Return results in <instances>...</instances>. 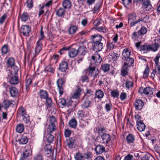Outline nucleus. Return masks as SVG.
Segmentation results:
<instances>
[{
  "instance_id": "nucleus-1",
  "label": "nucleus",
  "mask_w": 160,
  "mask_h": 160,
  "mask_svg": "<svg viewBox=\"0 0 160 160\" xmlns=\"http://www.w3.org/2000/svg\"><path fill=\"white\" fill-rule=\"evenodd\" d=\"M92 49L96 52H99L103 47V43H105L104 38L101 35L95 34L91 36Z\"/></svg>"
},
{
  "instance_id": "nucleus-2",
  "label": "nucleus",
  "mask_w": 160,
  "mask_h": 160,
  "mask_svg": "<svg viewBox=\"0 0 160 160\" xmlns=\"http://www.w3.org/2000/svg\"><path fill=\"white\" fill-rule=\"evenodd\" d=\"M65 81V79L63 78H59L57 81V84L60 96L62 95L64 92V87Z\"/></svg>"
},
{
  "instance_id": "nucleus-3",
  "label": "nucleus",
  "mask_w": 160,
  "mask_h": 160,
  "mask_svg": "<svg viewBox=\"0 0 160 160\" xmlns=\"http://www.w3.org/2000/svg\"><path fill=\"white\" fill-rule=\"evenodd\" d=\"M7 78L9 79L8 81L11 84L16 85L19 82L18 78L16 75L13 76L12 75L9 74Z\"/></svg>"
},
{
  "instance_id": "nucleus-4",
  "label": "nucleus",
  "mask_w": 160,
  "mask_h": 160,
  "mask_svg": "<svg viewBox=\"0 0 160 160\" xmlns=\"http://www.w3.org/2000/svg\"><path fill=\"white\" fill-rule=\"evenodd\" d=\"M154 43L151 46V50L156 52L160 47V39L158 38L154 39Z\"/></svg>"
},
{
  "instance_id": "nucleus-5",
  "label": "nucleus",
  "mask_w": 160,
  "mask_h": 160,
  "mask_svg": "<svg viewBox=\"0 0 160 160\" xmlns=\"http://www.w3.org/2000/svg\"><path fill=\"white\" fill-rule=\"evenodd\" d=\"M20 31L24 36H27L31 31V28L27 25H22Z\"/></svg>"
},
{
  "instance_id": "nucleus-6",
  "label": "nucleus",
  "mask_w": 160,
  "mask_h": 160,
  "mask_svg": "<svg viewBox=\"0 0 160 160\" xmlns=\"http://www.w3.org/2000/svg\"><path fill=\"white\" fill-rule=\"evenodd\" d=\"M101 138L103 143L108 144L111 140V136L109 134L104 133L101 136Z\"/></svg>"
},
{
  "instance_id": "nucleus-7",
  "label": "nucleus",
  "mask_w": 160,
  "mask_h": 160,
  "mask_svg": "<svg viewBox=\"0 0 160 160\" xmlns=\"http://www.w3.org/2000/svg\"><path fill=\"white\" fill-rule=\"evenodd\" d=\"M78 54L80 55L84 56L88 52L87 48L85 46H80L77 49Z\"/></svg>"
},
{
  "instance_id": "nucleus-8",
  "label": "nucleus",
  "mask_w": 160,
  "mask_h": 160,
  "mask_svg": "<svg viewBox=\"0 0 160 160\" xmlns=\"http://www.w3.org/2000/svg\"><path fill=\"white\" fill-rule=\"evenodd\" d=\"M144 105V103L142 100L137 99L135 101L134 106L135 109L138 110H141Z\"/></svg>"
},
{
  "instance_id": "nucleus-9",
  "label": "nucleus",
  "mask_w": 160,
  "mask_h": 160,
  "mask_svg": "<svg viewBox=\"0 0 160 160\" xmlns=\"http://www.w3.org/2000/svg\"><path fill=\"white\" fill-rule=\"evenodd\" d=\"M76 141L75 137L69 138L66 140V142L69 148H72Z\"/></svg>"
},
{
  "instance_id": "nucleus-10",
  "label": "nucleus",
  "mask_w": 160,
  "mask_h": 160,
  "mask_svg": "<svg viewBox=\"0 0 160 160\" xmlns=\"http://www.w3.org/2000/svg\"><path fill=\"white\" fill-rule=\"evenodd\" d=\"M95 151L97 154H100L105 152V147L102 145L98 144L97 145L95 148Z\"/></svg>"
},
{
  "instance_id": "nucleus-11",
  "label": "nucleus",
  "mask_w": 160,
  "mask_h": 160,
  "mask_svg": "<svg viewBox=\"0 0 160 160\" xmlns=\"http://www.w3.org/2000/svg\"><path fill=\"white\" fill-rule=\"evenodd\" d=\"M68 68V63L65 61L62 62L59 64V69L62 72H65Z\"/></svg>"
},
{
  "instance_id": "nucleus-12",
  "label": "nucleus",
  "mask_w": 160,
  "mask_h": 160,
  "mask_svg": "<svg viewBox=\"0 0 160 160\" xmlns=\"http://www.w3.org/2000/svg\"><path fill=\"white\" fill-rule=\"evenodd\" d=\"M92 59L94 61L96 65L99 64L102 61V58L100 55L98 54H97L96 56H92Z\"/></svg>"
},
{
  "instance_id": "nucleus-13",
  "label": "nucleus",
  "mask_w": 160,
  "mask_h": 160,
  "mask_svg": "<svg viewBox=\"0 0 160 160\" xmlns=\"http://www.w3.org/2000/svg\"><path fill=\"white\" fill-rule=\"evenodd\" d=\"M129 64V63L127 62H125L124 63V65L122 67V69L121 70V74L122 76H125L128 74V66Z\"/></svg>"
},
{
  "instance_id": "nucleus-14",
  "label": "nucleus",
  "mask_w": 160,
  "mask_h": 160,
  "mask_svg": "<svg viewBox=\"0 0 160 160\" xmlns=\"http://www.w3.org/2000/svg\"><path fill=\"white\" fill-rule=\"evenodd\" d=\"M160 58V54H158L155 58L154 59V61L156 64V69H157L158 71L160 72V64L159 63V59Z\"/></svg>"
},
{
  "instance_id": "nucleus-15",
  "label": "nucleus",
  "mask_w": 160,
  "mask_h": 160,
  "mask_svg": "<svg viewBox=\"0 0 160 160\" xmlns=\"http://www.w3.org/2000/svg\"><path fill=\"white\" fill-rule=\"evenodd\" d=\"M62 5L64 9H69L72 5L71 2L70 0H64L62 2Z\"/></svg>"
},
{
  "instance_id": "nucleus-16",
  "label": "nucleus",
  "mask_w": 160,
  "mask_h": 160,
  "mask_svg": "<svg viewBox=\"0 0 160 160\" xmlns=\"http://www.w3.org/2000/svg\"><path fill=\"white\" fill-rule=\"evenodd\" d=\"M137 128L140 132L143 131L145 128V125L142 121L137 122Z\"/></svg>"
},
{
  "instance_id": "nucleus-17",
  "label": "nucleus",
  "mask_w": 160,
  "mask_h": 160,
  "mask_svg": "<svg viewBox=\"0 0 160 160\" xmlns=\"http://www.w3.org/2000/svg\"><path fill=\"white\" fill-rule=\"evenodd\" d=\"M81 89L78 88L76 89L72 95V98L74 99L79 98L81 95Z\"/></svg>"
},
{
  "instance_id": "nucleus-18",
  "label": "nucleus",
  "mask_w": 160,
  "mask_h": 160,
  "mask_svg": "<svg viewBox=\"0 0 160 160\" xmlns=\"http://www.w3.org/2000/svg\"><path fill=\"white\" fill-rule=\"evenodd\" d=\"M55 124H49L47 128L48 132L52 133L56 130Z\"/></svg>"
},
{
  "instance_id": "nucleus-19",
  "label": "nucleus",
  "mask_w": 160,
  "mask_h": 160,
  "mask_svg": "<svg viewBox=\"0 0 160 160\" xmlns=\"http://www.w3.org/2000/svg\"><path fill=\"white\" fill-rule=\"evenodd\" d=\"M15 64V60L11 57L8 58L7 61V66L8 68L11 67Z\"/></svg>"
},
{
  "instance_id": "nucleus-20",
  "label": "nucleus",
  "mask_w": 160,
  "mask_h": 160,
  "mask_svg": "<svg viewBox=\"0 0 160 160\" xmlns=\"http://www.w3.org/2000/svg\"><path fill=\"white\" fill-rule=\"evenodd\" d=\"M68 55L70 58H74L78 54L77 50L74 48H71L69 51Z\"/></svg>"
},
{
  "instance_id": "nucleus-21",
  "label": "nucleus",
  "mask_w": 160,
  "mask_h": 160,
  "mask_svg": "<svg viewBox=\"0 0 160 160\" xmlns=\"http://www.w3.org/2000/svg\"><path fill=\"white\" fill-rule=\"evenodd\" d=\"M10 93L12 97H16L18 94V91L15 87L10 88Z\"/></svg>"
},
{
  "instance_id": "nucleus-22",
  "label": "nucleus",
  "mask_w": 160,
  "mask_h": 160,
  "mask_svg": "<svg viewBox=\"0 0 160 160\" xmlns=\"http://www.w3.org/2000/svg\"><path fill=\"white\" fill-rule=\"evenodd\" d=\"M39 40L36 43L37 45L35 48V52L36 55H37L40 52L42 49V44Z\"/></svg>"
},
{
  "instance_id": "nucleus-23",
  "label": "nucleus",
  "mask_w": 160,
  "mask_h": 160,
  "mask_svg": "<svg viewBox=\"0 0 160 160\" xmlns=\"http://www.w3.org/2000/svg\"><path fill=\"white\" fill-rule=\"evenodd\" d=\"M1 50L2 54L5 55L9 52L10 49L7 45L4 44L2 47Z\"/></svg>"
},
{
  "instance_id": "nucleus-24",
  "label": "nucleus",
  "mask_w": 160,
  "mask_h": 160,
  "mask_svg": "<svg viewBox=\"0 0 160 160\" xmlns=\"http://www.w3.org/2000/svg\"><path fill=\"white\" fill-rule=\"evenodd\" d=\"M65 13V10L64 8H60L56 11V15L58 17H64Z\"/></svg>"
},
{
  "instance_id": "nucleus-25",
  "label": "nucleus",
  "mask_w": 160,
  "mask_h": 160,
  "mask_svg": "<svg viewBox=\"0 0 160 160\" xmlns=\"http://www.w3.org/2000/svg\"><path fill=\"white\" fill-rule=\"evenodd\" d=\"M134 140V136L132 134H129L127 136L126 141L128 144L133 143Z\"/></svg>"
},
{
  "instance_id": "nucleus-26",
  "label": "nucleus",
  "mask_w": 160,
  "mask_h": 160,
  "mask_svg": "<svg viewBox=\"0 0 160 160\" xmlns=\"http://www.w3.org/2000/svg\"><path fill=\"white\" fill-rule=\"evenodd\" d=\"M130 52H129L128 49H124L122 53V55L123 56L122 59L126 60L127 58L130 57Z\"/></svg>"
},
{
  "instance_id": "nucleus-27",
  "label": "nucleus",
  "mask_w": 160,
  "mask_h": 160,
  "mask_svg": "<svg viewBox=\"0 0 160 160\" xmlns=\"http://www.w3.org/2000/svg\"><path fill=\"white\" fill-rule=\"evenodd\" d=\"M90 103V101L88 99H84L81 105L82 107L84 108H87L89 106Z\"/></svg>"
},
{
  "instance_id": "nucleus-28",
  "label": "nucleus",
  "mask_w": 160,
  "mask_h": 160,
  "mask_svg": "<svg viewBox=\"0 0 160 160\" xmlns=\"http://www.w3.org/2000/svg\"><path fill=\"white\" fill-rule=\"evenodd\" d=\"M77 124V121L75 118H72L69 122V126L72 128H75Z\"/></svg>"
},
{
  "instance_id": "nucleus-29",
  "label": "nucleus",
  "mask_w": 160,
  "mask_h": 160,
  "mask_svg": "<svg viewBox=\"0 0 160 160\" xmlns=\"http://www.w3.org/2000/svg\"><path fill=\"white\" fill-rule=\"evenodd\" d=\"M46 138L48 143H51L54 140V137L51 134V133L48 132Z\"/></svg>"
},
{
  "instance_id": "nucleus-30",
  "label": "nucleus",
  "mask_w": 160,
  "mask_h": 160,
  "mask_svg": "<svg viewBox=\"0 0 160 160\" xmlns=\"http://www.w3.org/2000/svg\"><path fill=\"white\" fill-rule=\"evenodd\" d=\"M138 1H142V7L146 9L150 5L149 0H138Z\"/></svg>"
},
{
  "instance_id": "nucleus-31",
  "label": "nucleus",
  "mask_w": 160,
  "mask_h": 160,
  "mask_svg": "<svg viewBox=\"0 0 160 160\" xmlns=\"http://www.w3.org/2000/svg\"><path fill=\"white\" fill-rule=\"evenodd\" d=\"M95 97L98 99L102 98L104 96V93L101 90L97 91L95 94Z\"/></svg>"
},
{
  "instance_id": "nucleus-32",
  "label": "nucleus",
  "mask_w": 160,
  "mask_h": 160,
  "mask_svg": "<svg viewBox=\"0 0 160 160\" xmlns=\"http://www.w3.org/2000/svg\"><path fill=\"white\" fill-rule=\"evenodd\" d=\"M101 69L104 72L109 71L110 69V65L108 64H104L101 65Z\"/></svg>"
},
{
  "instance_id": "nucleus-33",
  "label": "nucleus",
  "mask_w": 160,
  "mask_h": 160,
  "mask_svg": "<svg viewBox=\"0 0 160 160\" xmlns=\"http://www.w3.org/2000/svg\"><path fill=\"white\" fill-rule=\"evenodd\" d=\"M18 141L20 144H26L28 142V138L26 136H22L21 138L18 139Z\"/></svg>"
},
{
  "instance_id": "nucleus-34",
  "label": "nucleus",
  "mask_w": 160,
  "mask_h": 160,
  "mask_svg": "<svg viewBox=\"0 0 160 160\" xmlns=\"http://www.w3.org/2000/svg\"><path fill=\"white\" fill-rule=\"evenodd\" d=\"M77 29V27L76 26L74 25H71L69 29V33L70 34H74L76 32Z\"/></svg>"
},
{
  "instance_id": "nucleus-35",
  "label": "nucleus",
  "mask_w": 160,
  "mask_h": 160,
  "mask_svg": "<svg viewBox=\"0 0 160 160\" xmlns=\"http://www.w3.org/2000/svg\"><path fill=\"white\" fill-rule=\"evenodd\" d=\"M40 98H42L45 99L48 97L47 92L46 91L41 90L40 91Z\"/></svg>"
},
{
  "instance_id": "nucleus-36",
  "label": "nucleus",
  "mask_w": 160,
  "mask_h": 160,
  "mask_svg": "<svg viewBox=\"0 0 160 160\" xmlns=\"http://www.w3.org/2000/svg\"><path fill=\"white\" fill-rule=\"evenodd\" d=\"M10 68H11V72L10 74H14V75H16L18 71V67L14 65Z\"/></svg>"
},
{
  "instance_id": "nucleus-37",
  "label": "nucleus",
  "mask_w": 160,
  "mask_h": 160,
  "mask_svg": "<svg viewBox=\"0 0 160 160\" xmlns=\"http://www.w3.org/2000/svg\"><path fill=\"white\" fill-rule=\"evenodd\" d=\"M16 130L17 132L19 133H22L24 130L23 125L22 124H19L17 125Z\"/></svg>"
},
{
  "instance_id": "nucleus-38",
  "label": "nucleus",
  "mask_w": 160,
  "mask_h": 160,
  "mask_svg": "<svg viewBox=\"0 0 160 160\" xmlns=\"http://www.w3.org/2000/svg\"><path fill=\"white\" fill-rule=\"evenodd\" d=\"M44 149L48 154L52 152V146L50 144H47L44 147Z\"/></svg>"
},
{
  "instance_id": "nucleus-39",
  "label": "nucleus",
  "mask_w": 160,
  "mask_h": 160,
  "mask_svg": "<svg viewBox=\"0 0 160 160\" xmlns=\"http://www.w3.org/2000/svg\"><path fill=\"white\" fill-rule=\"evenodd\" d=\"M147 29L144 27H142L140 30L138 31V33L139 35L142 36L146 33L147 32Z\"/></svg>"
},
{
  "instance_id": "nucleus-40",
  "label": "nucleus",
  "mask_w": 160,
  "mask_h": 160,
  "mask_svg": "<svg viewBox=\"0 0 160 160\" xmlns=\"http://www.w3.org/2000/svg\"><path fill=\"white\" fill-rule=\"evenodd\" d=\"M76 160H84V157L79 152L77 153L74 156Z\"/></svg>"
},
{
  "instance_id": "nucleus-41",
  "label": "nucleus",
  "mask_w": 160,
  "mask_h": 160,
  "mask_svg": "<svg viewBox=\"0 0 160 160\" xmlns=\"http://www.w3.org/2000/svg\"><path fill=\"white\" fill-rule=\"evenodd\" d=\"M32 82V80L30 78H28L26 81L25 83L26 89L27 92L29 90L30 86Z\"/></svg>"
},
{
  "instance_id": "nucleus-42",
  "label": "nucleus",
  "mask_w": 160,
  "mask_h": 160,
  "mask_svg": "<svg viewBox=\"0 0 160 160\" xmlns=\"http://www.w3.org/2000/svg\"><path fill=\"white\" fill-rule=\"evenodd\" d=\"M29 18V15L26 12H24L21 16V20L22 21H27Z\"/></svg>"
},
{
  "instance_id": "nucleus-43",
  "label": "nucleus",
  "mask_w": 160,
  "mask_h": 160,
  "mask_svg": "<svg viewBox=\"0 0 160 160\" xmlns=\"http://www.w3.org/2000/svg\"><path fill=\"white\" fill-rule=\"evenodd\" d=\"M141 50L144 51L145 52L149 51L150 50V45H143L140 47Z\"/></svg>"
},
{
  "instance_id": "nucleus-44",
  "label": "nucleus",
  "mask_w": 160,
  "mask_h": 160,
  "mask_svg": "<svg viewBox=\"0 0 160 160\" xmlns=\"http://www.w3.org/2000/svg\"><path fill=\"white\" fill-rule=\"evenodd\" d=\"M12 104V103L9 100H4L2 104V106H3L5 108H8L9 106Z\"/></svg>"
},
{
  "instance_id": "nucleus-45",
  "label": "nucleus",
  "mask_w": 160,
  "mask_h": 160,
  "mask_svg": "<svg viewBox=\"0 0 160 160\" xmlns=\"http://www.w3.org/2000/svg\"><path fill=\"white\" fill-rule=\"evenodd\" d=\"M23 120L24 122L26 123H30L29 116L27 114H25V116L22 117Z\"/></svg>"
},
{
  "instance_id": "nucleus-46",
  "label": "nucleus",
  "mask_w": 160,
  "mask_h": 160,
  "mask_svg": "<svg viewBox=\"0 0 160 160\" xmlns=\"http://www.w3.org/2000/svg\"><path fill=\"white\" fill-rule=\"evenodd\" d=\"M95 29L99 32H101L103 33H105L107 32L106 28L104 26L96 27Z\"/></svg>"
},
{
  "instance_id": "nucleus-47",
  "label": "nucleus",
  "mask_w": 160,
  "mask_h": 160,
  "mask_svg": "<svg viewBox=\"0 0 160 160\" xmlns=\"http://www.w3.org/2000/svg\"><path fill=\"white\" fill-rule=\"evenodd\" d=\"M112 108V104L110 102L105 105V108L107 112H110Z\"/></svg>"
},
{
  "instance_id": "nucleus-48",
  "label": "nucleus",
  "mask_w": 160,
  "mask_h": 160,
  "mask_svg": "<svg viewBox=\"0 0 160 160\" xmlns=\"http://www.w3.org/2000/svg\"><path fill=\"white\" fill-rule=\"evenodd\" d=\"M149 67L147 66V67L145 69V71L143 72V78H147L149 74Z\"/></svg>"
},
{
  "instance_id": "nucleus-49",
  "label": "nucleus",
  "mask_w": 160,
  "mask_h": 160,
  "mask_svg": "<svg viewBox=\"0 0 160 160\" xmlns=\"http://www.w3.org/2000/svg\"><path fill=\"white\" fill-rule=\"evenodd\" d=\"M26 3L27 7L30 9L33 6V1L32 0H27Z\"/></svg>"
},
{
  "instance_id": "nucleus-50",
  "label": "nucleus",
  "mask_w": 160,
  "mask_h": 160,
  "mask_svg": "<svg viewBox=\"0 0 160 160\" xmlns=\"http://www.w3.org/2000/svg\"><path fill=\"white\" fill-rule=\"evenodd\" d=\"M70 48V47H65L60 49L59 52L60 55L65 53V52L68 50Z\"/></svg>"
},
{
  "instance_id": "nucleus-51",
  "label": "nucleus",
  "mask_w": 160,
  "mask_h": 160,
  "mask_svg": "<svg viewBox=\"0 0 160 160\" xmlns=\"http://www.w3.org/2000/svg\"><path fill=\"white\" fill-rule=\"evenodd\" d=\"M95 69L96 68L94 66L92 67L91 66H90L89 67L88 71L89 72V74H90L91 76L93 75L92 74L95 71ZM86 70L88 71V70Z\"/></svg>"
},
{
  "instance_id": "nucleus-52",
  "label": "nucleus",
  "mask_w": 160,
  "mask_h": 160,
  "mask_svg": "<svg viewBox=\"0 0 160 160\" xmlns=\"http://www.w3.org/2000/svg\"><path fill=\"white\" fill-rule=\"evenodd\" d=\"M111 94L113 97L117 98L119 96V93L117 90H114L112 91Z\"/></svg>"
},
{
  "instance_id": "nucleus-53",
  "label": "nucleus",
  "mask_w": 160,
  "mask_h": 160,
  "mask_svg": "<svg viewBox=\"0 0 160 160\" xmlns=\"http://www.w3.org/2000/svg\"><path fill=\"white\" fill-rule=\"evenodd\" d=\"M31 151L30 150L26 149L23 153L22 158H25L29 156Z\"/></svg>"
},
{
  "instance_id": "nucleus-54",
  "label": "nucleus",
  "mask_w": 160,
  "mask_h": 160,
  "mask_svg": "<svg viewBox=\"0 0 160 160\" xmlns=\"http://www.w3.org/2000/svg\"><path fill=\"white\" fill-rule=\"evenodd\" d=\"M125 85L126 87L128 88L129 89L132 87L133 85V83L132 82L128 80L126 81Z\"/></svg>"
},
{
  "instance_id": "nucleus-55",
  "label": "nucleus",
  "mask_w": 160,
  "mask_h": 160,
  "mask_svg": "<svg viewBox=\"0 0 160 160\" xmlns=\"http://www.w3.org/2000/svg\"><path fill=\"white\" fill-rule=\"evenodd\" d=\"M136 19V16L134 14H131L128 16V21H132L135 20Z\"/></svg>"
},
{
  "instance_id": "nucleus-56",
  "label": "nucleus",
  "mask_w": 160,
  "mask_h": 160,
  "mask_svg": "<svg viewBox=\"0 0 160 160\" xmlns=\"http://www.w3.org/2000/svg\"><path fill=\"white\" fill-rule=\"evenodd\" d=\"M45 99L46 100V102L48 106L49 107H51L52 102L51 98L48 97Z\"/></svg>"
},
{
  "instance_id": "nucleus-57",
  "label": "nucleus",
  "mask_w": 160,
  "mask_h": 160,
  "mask_svg": "<svg viewBox=\"0 0 160 160\" xmlns=\"http://www.w3.org/2000/svg\"><path fill=\"white\" fill-rule=\"evenodd\" d=\"M112 58L114 60H116L118 59V58L119 57L118 54L115 52H112L110 55Z\"/></svg>"
},
{
  "instance_id": "nucleus-58",
  "label": "nucleus",
  "mask_w": 160,
  "mask_h": 160,
  "mask_svg": "<svg viewBox=\"0 0 160 160\" xmlns=\"http://www.w3.org/2000/svg\"><path fill=\"white\" fill-rule=\"evenodd\" d=\"M42 156L40 154H38L34 157V160H43Z\"/></svg>"
},
{
  "instance_id": "nucleus-59",
  "label": "nucleus",
  "mask_w": 160,
  "mask_h": 160,
  "mask_svg": "<svg viewBox=\"0 0 160 160\" xmlns=\"http://www.w3.org/2000/svg\"><path fill=\"white\" fill-rule=\"evenodd\" d=\"M125 60L126 61H127L128 62V63H129L128 65V67L129 65H132L134 63V59L132 58H130V57H129L128 58H127V59Z\"/></svg>"
},
{
  "instance_id": "nucleus-60",
  "label": "nucleus",
  "mask_w": 160,
  "mask_h": 160,
  "mask_svg": "<svg viewBox=\"0 0 160 160\" xmlns=\"http://www.w3.org/2000/svg\"><path fill=\"white\" fill-rule=\"evenodd\" d=\"M139 36L140 35H138V32H134L132 33V39L133 40H136L138 39V38L139 37Z\"/></svg>"
},
{
  "instance_id": "nucleus-61",
  "label": "nucleus",
  "mask_w": 160,
  "mask_h": 160,
  "mask_svg": "<svg viewBox=\"0 0 160 160\" xmlns=\"http://www.w3.org/2000/svg\"><path fill=\"white\" fill-rule=\"evenodd\" d=\"M71 134V131L69 129H66L65 130L64 135L66 137H68Z\"/></svg>"
},
{
  "instance_id": "nucleus-62",
  "label": "nucleus",
  "mask_w": 160,
  "mask_h": 160,
  "mask_svg": "<svg viewBox=\"0 0 160 160\" xmlns=\"http://www.w3.org/2000/svg\"><path fill=\"white\" fill-rule=\"evenodd\" d=\"M49 121L50 124H55V123L56 122L55 118L52 116L50 118Z\"/></svg>"
},
{
  "instance_id": "nucleus-63",
  "label": "nucleus",
  "mask_w": 160,
  "mask_h": 160,
  "mask_svg": "<svg viewBox=\"0 0 160 160\" xmlns=\"http://www.w3.org/2000/svg\"><path fill=\"white\" fill-rule=\"evenodd\" d=\"M77 115L78 116V117L79 118H82L84 116V113L83 111L80 110L77 113Z\"/></svg>"
},
{
  "instance_id": "nucleus-64",
  "label": "nucleus",
  "mask_w": 160,
  "mask_h": 160,
  "mask_svg": "<svg viewBox=\"0 0 160 160\" xmlns=\"http://www.w3.org/2000/svg\"><path fill=\"white\" fill-rule=\"evenodd\" d=\"M20 112L22 117L25 115V114H27L26 113V112L23 108H21L19 109Z\"/></svg>"
}]
</instances>
